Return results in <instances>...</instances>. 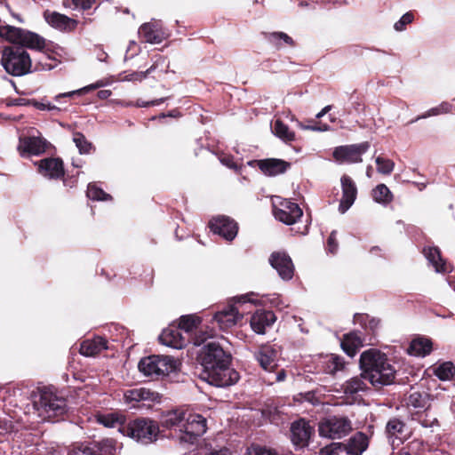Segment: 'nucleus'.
<instances>
[{
	"label": "nucleus",
	"instance_id": "1",
	"mask_svg": "<svg viewBox=\"0 0 455 455\" xmlns=\"http://www.w3.org/2000/svg\"><path fill=\"white\" fill-rule=\"evenodd\" d=\"M359 363L362 372L346 381L343 386L345 394L353 395L366 391L367 382L376 388L394 382L396 371L385 353L368 349L361 354Z\"/></svg>",
	"mask_w": 455,
	"mask_h": 455
},
{
	"label": "nucleus",
	"instance_id": "2",
	"mask_svg": "<svg viewBox=\"0 0 455 455\" xmlns=\"http://www.w3.org/2000/svg\"><path fill=\"white\" fill-rule=\"evenodd\" d=\"M197 361L202 367L200 379L212 386L226 387L239 379V373L230 367L231 355L214 341L208 342L200 349Z\"/></svg>",
	"mask_w": 455,
	"mask_h": 455
},
{
	"label": "nucleus",
	"instance_id": "3",
	"mask_svg": "<svg viewBox=\"0 0 455 455\" xmlns=\"http://www.w3.org/2000/svg\"><path fill=\"white\" fill-rule=\"evenodd\" d=\"M33 407L42 420H53L68 411L67 400L52 387H44L33 395Z\"/></svg>",
	"mask_w": 455,
	"mask_h": 455
},
{
	"label": "nucleus",
	"instance_id": "4",
	"mask_svg": "<svg viewBox=\"0 0 455 455\" xmlns=\"http://www.w3.org/2000/svg\"><path fill=\"white\" fill-rule=\"evenodd\" d=\"M1 64L8 74L20 76L30 72L31 59L22 46L9 45L2 51Z\"/></svg>",
	"mask_w": 455,
	"mask_h": 455
},
{
	"label": "nucleus",
	"instance_id": "5",
	"mask_svg": "<svg viewBox=\"0 0 455 455\" xmlns=\"http://www.w3.org/2000/svg\"><path fill=\"white\" fill-rule=\"evenodd\" d=\"M122 434L128 436L139 443L149 444L156 441L159 434L157 422L147 419L140 418L130 420L122 428Z\"/></svg>",
	"mask_w": 455,
	"mask_h": 455
},
{
	"label": "nucleus",
	"instance_id": "6",
	"mask_svg": "<svg viewBox=\"0 0 455 455\" xmlns=\"http://www.w3.org/2000/svg\"><path fill=\"white\" fill-rule=\"evenodd\" d=\"M179 363L170 355H149L142 358L139 363V370L145 376L159 379L174 372Z\"/></svg>",
	"mask_w": 455,
	"mask_h": 455
},
{
	"label": "nucleus",
	"instance_id": "7",
	"mask_svg": "<svg viewBox=\"0 0 455 455\" xmlns=\"http://www.w3.org/2000/svg\"><path fill=\"white\" fill-rule=\"evenodd\" d=\"M369 440L365 434L362 432L356 433L353 435L347 443H331L329 445L323 447L320 455H362L363 452L368 448Z\"/></svg>",
	"mask_w": 455,
	"mask_h": 455
},
{
	"label": "nucleus",
	"instance_id": "8",
	"mask_svg": "<svg viewBox=\"0 0 455 455\" xmlns=\"http://www.w3.org/2000/svg\"><path fill=\"white\" fill-rule=\"evenodd\" d=\"M207 430V420L200 414L186 416L181 431L178 436L180 443L193 444Z\"/></svg>",
	"mask_w": 455,
	"mask_h": 455
},
{
	"label": "nucleus",
	"instance_id": "9",
	"mask_svg": "<svg viewBox=\"0 0 455 455\" xmlns=\"http://www.w3.org/2000/svg\"><path fill=\"white\" fill-rule=\"evenodd\" d=\"M352 429L351 421L346 417L330 416L323 419L318 427L319 434L330 439H340Z\"/></svg>",
	"mask_w": 455,
	"mask_h": 455
},
{
	"label": "nucleus",
	"instance_id": "10",
	"mask_svg": "<svg viewBox=\"0 0 455 455\" xmlns=\"http://www.w3.org/2000/svg\"><path fill=\"white\" fill-rule=\"evenodd\" d=\"M370 147L369 141L339 146L333 149L332 157L335 162L340 164H359L363 162V155L369 150Z\"/></svg>",
	"mask_w": 455,
	"mask_h": 455
},
{
	"label": "nucleus",
	"instance_id": "11",
	"mask_svg": "<svg viewBox=\"0 0 455 455\" xmlns=\"http://www.w3.org/2000/svg\"><path fill=\"white\" fill-rule=\"evenodd\" d=\"M116 451L115 440L107 438L100 442L74 446L67 455H116Z\"/></svg>",
	"mask_w": 455,
	"mask_h": 455
},
{
	"label": "nucleus",
	"instance_id": "12",
	"mask_svg": "<svg viewBox=\"0 0 455 455\" xmlns=\"http://www.w3.org/2000/svg\"><path fill=\"white\" fill-rule=\"evenodd\" d=\"M280 347L275 344H264L255 350L253 355L259 366L266 371H275L278 366Z\"/></svg>",
	"mask_w": 455,
	"mask_h": 455
},
{
	"label": "nucleus",
	"instance_id": "13",
	"mask_svg": "<svg viewBox=\"0 0 455 455\" xmlns=\"http://www.w3.org/2000/svg\"><path fill=\"white\" fill-rule=\"evenodd\" d=\"M273 214L280 222L285 225L296 223L302 216V209L292 201H278L273 204Z\"/></svg>",
	"mask_w": 455,
	"mask_h": 455
},
{
	"label": "nucleus",
	"instance_id": "14",
	"mask_svg": "<svg viewBox=\"0 0 455 455\" xmlns=\"http://www.w3.org/2000/svg\"><path fill=\"white\" fill-rule=\"evenodd\" d=\"M124 400L131 407H149L152 403L159 402L160 395L157 392H154L146 387L132 388L124 391Z\"/></svg>",
	"mask_w": 455,
	"mask_h": 455
},
{
	"label": "nucleus",
	"instance_id": "15",
	"mask_svg": "<svg viewBox=\"0 0 455 455\" xmlns=\"http://www.w3.org/2000/svg\"><path fill=\"white\" fill-rule=\"evenodd\" d=\"M211 230L227 241H232L237 235V223L227 216H217L209 222Z\"/></svg>",
	"mask_w": 455,
	"mask_h": 455
},
{
	"label": "nucleus",
	"instance_id": "16",
	"mask_svg": "<svg viewBox=\"0 0 455 455\" xmlns=\"http://www.w3.org/2000/svg\"><path fill=\"white\" fill-rule=\"evenodd\" d=\"M386 435L393 448L399 446L410 435L406 424L399 418H391L386 425Z\"/></svg>",
	"mask_w": 455,
	"mask_h": 455
},
{
	"label": "nucleus",
	"instance_id": "17",
	"mask_svg": "<svg viewBox=\"0 0 455 455\" xmlns=\"http://www.w3.org/2000/svg\"><path fill=\"white\" fill-rule=\"evenodd\" d=\"M36 164L37 172L50 180H60L65 175L64 163L60 157H46Z\"/></svg>",
	"mask_w": 455,
	"mask_h": 455
},
{
	"label": "nucleus",
	"instance_id": "18",
	"mask_svg": "<svg viewBox=\"0 0 455 455\" xmlns=\"http://www.w3.org/2000/svg\"><path fill=\"white\" fill-rule=\"evenodd\" d=\"M269 263L279 276L285 281L291 280L294 274V266L291 257L281 251H275L269 257Z\"/></svg>",
	"mask_w": 455,
	"mask_h": 455
},
{
	"label": "nucleus",
	"instance_id": "19",
	"mask_svg": "<svg viewBox=\"0 0 455 455\" xmlns=\"http://www.w3.org/2000/svg\"><path fill=\"white\" fill-rule=\"evenodd\" d=\"M44 18L51 27L62 32H72L78 25V20L58 12L46 10L44 12Z\"/></svg>",
	"mask_w": 455,
	"mask_h": 455
},
{
	"label": "nucleus",
	"instance_id": "20",
	"mask_svg": "<svg viewBox=\"0 0 455 455\" xmlns=\"http://www.w3.org/2000/svg\"><path fill=\"white\" fill-rule=\"evenodd\" d=\"M313 428L308 422L300 419L291 424V438L292 443L298 448H304L308 445Z\"/></svg>",
	"mask_w": 455,
	"mask_h": 455
},
{
	"label": "nucleus",
	"instance_id": "21",
	"mask_svg": "<svg viewBox=\"0 0 455 455\" xmlns=\"http://www.w3.org/2000/svg\"><path fill=\"white\" fill-rule=\"evenodd\" d=\"M242 317L243 315L239 313V309L234 305H228L214 315V320L222 330L233 327Z\"/></svg>",
	"mask_w": 455,
	"mask_h": 455
},
{
	"label": "nucleus",
	"instance_id": "22",
	"mask_svg": "<svg viewBox=\"0 0 455 455\" xmlns=\"http://www.w3.org/2000/svg\"><path fill=\"white\" fill-rule=\"evenodd\" d=\"M275 320L276 317L272 311L258 310L251 315L250 324L257 334H265L266 330L270 328Z\"/></svg>",
	"mask_w": 455,
	"mask_h": 455
},
{
	"label": "nucleus",
	"instance_id": "23",
	"mask_svg": "<svg viewBox=\"0 0 455 455\" xmlns=\"http://www.w3.org/2000/svg\"><path fill=\"white\" fill-rule=\"evenodd\" d=\"M159 340L163 345L176 349H181L187 344V339L182 336L179 326L164 329L159 336Z\"/></svg>",
	"mask_w": 455,
	"mask_h": 455
},
{
	"label": "nucleus",
	"instance_id": "24",
	"mask_svg": "<svg viewBox=\"0 0 455 455\" xmlns=\"http://www.w3.org/2000/svg\"><path fill=\"white\" fill-rule=\"evenodd\" d=\"M290 163L278 158L259 160V170L266 176H276L284 173L290 168Z\"/></svg>",
	"mask_w": 455,
	"mask_h": 455
},
{
	"label": "nucleus",
	"instance_id": "25",
	"mask_svg": "<svg viewBox=\"0 0 455 455\" xmlns=\"http://www.w3.org/2000/svg\"><path fill=\"white\" fill-rule=\"evenodd\" d=\"M363 339L361 337V332L351 331L344 334L341 340V348L350 357H353L356 351L363 346Z\"/></svg>",
	"mask_w": 455,
	"mask_h": 455
},
{
	"label": "nucleus",
	"instance_id": "26",
	"mask_svg": "<svg viewBox=\"0 0 455 455\" xmlns=\"http://www.w3.org/2000/svg\"><path fill=\"white\" fill-rule=\"evenodd\" d=\"M106 349H108L107 340L102 337H95L84 340L80 345L79 352L84 356H95Z\"/></svg>",
	"mask_w": 455,
	"mask_h": 455
},
{
	"label": "nucleus",
	"instance_id": "27",
	"mask_svg": "<svg viewBox=\"0 0 455 455\" xmlns=\"http://www.w3.org/2000/svg\"><path fill=\"white\" fill-rule=\"evenodd\" d=\"M433 349L432 340L425 337H418L411 340L407 352L410 355L425 357L428 355Z\"/></svg>",
	"mask_w": 455,
	"mask_h": 455
},
{
	"label": "nucleus",
	"instance_id": "28",
	"mask_svg": "<svg viewBox=\"0 0 455 455\" xmlns=\"http://www.w3.org/2000/svg\"><path fill=\"white\" fill-rule=\"evenodd\" d=\"M186 419V413L180 410L170 411L163 416L162 425L166 428H173L180 433Z\"/></svg>",
	"mask_w": 455,
	"mask_h": 455
},
{
	"label": "nucleus",
	"instance_id": "29",
	"mask_svg": "<svg viewBox=\"0 0 455 455\" xmlns=\"http://www.w3.org/2000/svg\"><path fill=\"white\" fill-rule=\"evenodd\" d=\"M97 421L107 427H117L122 433V428L126 425L125 417L118 412H108L97 415Z\"/></svg>",
	"mask_w": 455,
	"mask_h": 455
},
{
	"label": "nucleus",
	"instance_id": "30",
	"mask_svg": "<svg viewBox=\"0 0 455 455\" xmlns=\"http://www.w3.org/2000/svg\"><path fill=\"white\" fill-rule=\"evenodd\" d=\"M24 152L31 155H40L45 151L46 140L39 137H26L20 140Z\"/></svg>",
	"mask_w": 455,
	"mask_h": 455
},
{
	"label": "nucleus",
	"instance_id": "31",
	"mask_svg": "<svg viewBox=\"0 0 455 455\" xmlns=\"http://www.w3.org/2000/svg\"><path fill=\"white\" fill-rule=\"evenodd\" d=\"M24 29L10 25H0V36L12 44V45H20L25 35Z\"/></svg>",
	"mask_w": 455,
	"mask_h": 455
},
{
	"label": "nucleus",
	"instance_id": "32",
	"mask_svg": "<svg viewBox=\"0 0 455 455\" xmlns=\"http://www.w3.org/2000/svg\"><path fill=\"white\" fill-rule=\"evenodd\" d=\"M140 36L147 43L158 44L163 40L161 32L152 23H144L139 28Z\"/></svg>",
	"mask_w": 455,
	"mask_h": 455
},
{
	"label": "nucleus",
	"instance_id": "33",
	"mask_svg": "<svg viewBox=\"0 0 455 455\" xmlns=\"http://www.w3.org/2000/svg\"><path fill=\"white\" fill-rule=\"evenodd\" d=\"M20 46L43 51L45 47V39L34 32L26 30Z\"/></svg>",
	"mask_w": 455,
	"mask_h": 455
},
{
	"label": "nucleus",
	"instance_id": "34",
	"mask_svg": "<svg viewBox=\"0 0 455 455\" xmlns=\"http://www.w3.org/2000/svg\"><path fill=\"white\" fill-rule=\"evenodd\" d=\"M340 184L342 189L341 199H356L357 186L350 176L343 174L340 178Z\"/></svg>",
	"mask_w": 455,
	"mask_h": 455
},
{
	"label": "nucleus",
	"instance_id": "35",
	"mask_svg": "<svg viewBox=\"0 0 455 455\" xmlns=\"http://www.w3.org/2000/svg\"><path fill=\"white\" fill-rule=\"evenodd\" d=\"M423 253L427 259L435 267L436 272H445L444 264L437 247H425Z\"/></svg>",
	"mask_w": 455,
	"mask_h": 455
},
{
	"label": "nucleus",
	"instance_id": "36",
	"mask_svg": "<svg viewBox=\"0 0 455 455\" xmlns=\"http://www.w3.org/2000/svg\"><path fill=\"white\" fill-rule=\"evenodd\" d=\"M274 134L284 142L295 140V132L291 131L289 126L280 119L275 121Z\"/></svg>",
	"mask_w": 455,
	"mask_h": 455
},
{
	"label": "nucleus",
	"instance_id": "37",
	"mask_svg": "<svg viewBox=\"0 0 455 455\" xmlns=\"http://www.w3.org/2000/svg\"><path fill=\"white\" fill-rule=\"evenodd\" d=\"M428 395L425 392L413 391L407 398V405L415 409H427Z\"/></svg>",
	"mask_w": 455,
	"mask_h": 455
},
{
	"label": "nucleus",
	"instance_id": "38",
	"mask_svg": "<svg viewBox=\"0 0 455 455\" xmlns=\"http://www.w3.org/2000/svg\"><path fill=\"white\" fill-rule=\"evenodd\" d=\"M265 36L271 44H274L277 47L282 46L280 41H283L285 45L290 47H294L296 45L294 40L284 32L265 33Z\"/></svg>",
	"mask_w": 455,
	"mask_h": 455
},
{
	"label": "nucleus",
	"instance_id": "39",
	"mask_svg": "<svg viewBox=\"0 0 455 455\" xmlns=\"http://www.w3.org/2000/svg\"><path fill=\"white\" fill-rule=\"evenodd\" d=\"M324 371L328 374L334 375L338 371L343 370L344 361L341 357L331 355L324 362Z\"/></svg>",
	"mask_w": 455,
	"mask_h": 455
},
{
	"label": "nucleus",
	"instance_id": "40",
	"mask_svg": "<svg viewBox=\"0 0 455 455\" xmlns=\"http://www.w3.org/2000/svg\"><path fill=\"white\" fill-rule=\"evenodd\" d=\"M412 420H417L423 427H438V420L435 417H432L429 414L428 408L425 409L424 413L417 412L412 415Z\"/></svg>",
	"mask_w": 455,
	"mask_h": 455
},
{
	"label": "nucleus",
	"instance_id": "41",
	"mask_svg": "<svg viewBox=\"0 0 455 455\" xmlns=\"http://www.w3.org/2000/svg\"><path fill=\"white\" fill-rule=\"evenodd\" d=\"M201 323L199 317L195 315H182L180 318L179 327L181 331H184L186 333H189L197 328L198 324Z\"/></svg>",
	"mask_w": 455,
	"mask_h": 455
},
{
	"label": "nucleus",
	"instance_id": "42",
	"mask_svg": "<svg viewBox=\"0 0 455 455\" xmlns=\"http://www.w3.org/2000/svg\"><path fill=\"white\" fill-rule=\"evenodd\" d=\"M377 172L383 175H390L395 168V162L379 155L375 158Z\"/></svg>",
	"mask_w": 455,
	"mask_h": 455
},
{
	"label": "nucleus",
	"instance_id": "43",
	"mask_svg": "<svg viewBox=\"0 0 455 455\" xmlns=\"http://www.w3.org/2000/svg\"><path fill=\"white\" fill-rule=\"evenodd\" d=\"M455 366L451 362H445L440 364L435 370V376L441 380H447L453 377Z\"/></svg>",
	"mask_w": 455,
	"mask_h": 455
},
{
	"label": "nucleus",
	"instance_id": "44",
	"mask_svg": "<svg viewBox=\"0 0 455 455\" xmlns=\"http://www.w3.org/2000/svg\"><path fill=\"white\" fill-rule=\"evenodd\" d=\"M73 141L81 154H88L92 149V144L82 132H75L73 133Z\"/></svg>",
	"mask_w": 455,
	"mask_h": 455
},
{
	"label": "nucleus",
	"instance_id": "45",
	"mask_svg": "<svg viewBox=\"0 0 455 455\" xmlns=\"http://www.w3.org/2000/svg\"><path fill=\"white\" fill-rule=\"evenodd\" d=\"M354 320L355 323H360L363 325L365 329H370L371 331H375L379 328L380 321L377 318H370L368 315L363 314H355L354 315Z\"/></svg>",
	"mask_w": 455,
	"mask_h": 455
},
{
	"label": "nucleus",
	"instance_id": "46",
	"mask_svg": "<svg viewBox=\"0 0 455 455\" xmlns=\"http://www.w3.org/2000/svg\"><path fill=\"white\" fill-rule=\"evenodd\" d=\"M156 68V65L153 64L149 67L146 71H132L130 73L124 72V80L129 82H141L145 78L148 77L155 69Z\"/></svg>",
	"mask_w": 455,
	"mask_h": 455
},
{
	"label": "nucleus",
	"instance_id": "47",
	"mask_svg": "<svg viewBox=\"0 0 455 455\" xmlns=\"http://www.w3.org/2000/svg\"><path fill=\"white\" fill-rule=\"evenodd\" d=\"M86 196L88 199H113L102 188L95 183H90L87 188Z\"/></svg>",
	"mask_w": 455,
	"mask_h": 455
},
{
	"label": "nucleus",
	"instance_id": "48",
	"mask_svg": "<svg viewBox=\"0 0 455 455\" xmlns=\"http://www.w3.org/2000/svg\"><path fill=\"white\" fill-rule=\"evenodd\" d=\"M372 199H392L393 195L385 184H379L371 191Z\"/></svg>",
	"mask_w": 455,
	"mask_h": 455
},
{
	"label": "nucleus",
	"instance_id": "49",
	"mask_svg": "<svg viewBox=\"0 0 455 455\" xmlns=\"http://www.w3.org/2000/svg\"><path fill=\"white\" fill-rule=\"evenodd\" d=\"M100 86H101L100 84H91V85L85 86V87H84L82 89H79V90H76V91H72V92H64V93H60V94L55 96V100H60V99H61V98H71V97H73L76 94L81 95L83 93H85V92H91L92 90H95V89L99 88Z\"/></svg>",
	"mask_w": 455,
	"mask_h": 455
},
{
	"label": "nucleus",
	"instance_id": "50",
	"mask_svg": "<svg viewBox=\"0 0 455 455\" xmlns=\"http://www.w3.org/2000/svg\"><path fill=\"white\" fill-rule=\"evenodd\" d=\"M414 20V12L410 11L404 13L401 19L395 23L394 28L396 31H403L406 29L407 25Z\"/></svg>",
	"mask_w": 455,
	"mask_h": 455
},
{
	"label": "nucleus",
	"instance_id": "51",
	"mask_svg": "<svg viewBox=\"0 0 455 455\" xmlns=\"http://www.w3.org/2000/svg\"><path fill=\"white\" fill-rule=\"evenodd\" d=\"M220 160L228 168L234 170L236 173H241L243 165L236 164L232 155H224Z\"/></svg>",
	"mask_w": 455,
	"mask_h": 455
},
{
	"label": "nucleus",
	"instance_id": "52",
	"mask_svg": "<svg viewBox=\"0 0 455 455\" xmlns=\"http://www.w3.org/2000/svg\"><path fill=\"white\" fill-rule=\"evenodd\" d=\"M59 63H60V61L55 57H52L50 55H47L45 61L40 60L36 64V69H37V70H39V69H41V70H52L55 67H57V65Z\"/></svg>",
	"mask_w": 455,
	"mask_h": 455
},
{
	"label": "nucleus",
	"instance_id": "53",
	"mask_svg": "<svg viewBox=\"0 0 455 455\" xmlns=\"http://www.w3.org/2000/svg\"><path fill=\"white\" fill-rule=\"evenodd\" d=\"M336 235H337V231L333 230V231H331V233L330 234V236L327 239L326 250L328 252H330L331 254H335L339 249V244L337 242Z\"/></svg>",
	"mask_w": 455,
	"mask_h": 455
},
{
	"label": "nucleus",
	"instance_id": "54",
	"mask_svg": "<svg viewBox=\"0 0 455 455\" xmlns=\"http://www.w3.org/2000/svg\"><path fill=\"white\" fill-rule=\"evenodd\" d=\"M298 396H299V398H297V400L307 401L314 405L320 403V401L316 397V394L315 391H307L305 393H299V394H298Z\"/></svg>",
	"mask_w": 455,
	"mask_h": 455
},
{
	"label": "nucleus",
	"instance_id": "55",
	"mask_svg": "<svg viewBox=\"0 0 455 455\" xmlns=\"http://www.w3.org/2000/svg\"><path fill=\"white\" fill-rule=\"evenodd\" d=\"M351 105L354 111L360 113L364 109V102L358 95L352 94L350 96Z\"/></svg>",
	"mask_w": 455,
	"mask_h": 455
},
{
	"label": "nucleus",
	"instance_id": "56",
	"mask_svg": "<svg viewBox=\"0 0 455 455\" xmlns=\"http://www.w3.org/2000/svg\"><path fill=\"white\" fill-rule=\"evenodd\" d=\"M95 2L96 0H72L76 7H79L84 11L91 9Z\"/></svg>",
	"mask_w": 455,
	"mask_h": 455
},
{
	"label": "nucleus",
	"instance_id": "57",
	"mask_svg": "<svg viewBox=\"0 0 455 455\" xmlns=\"http://www.w3.org/2000/svg\"><path fill=\"white\" fill-rule=\"evenodd\" d=\"M168 99H169V97H164V98L154 100H151V101H140V100H138L137 107L147 108V107H151V106H158V105L164 103Z\"/></svg>",
	"mask_w": 455,
	"mask_h": 455
},
{
	"label": "nucleus",
	"instance_id": "58",
	"mask_svg": "<svg viewBox=\"0 0 455 455\" xmlns=\"http://www.w3.org/2000/svg\"><path fill=\"white\" fill-rule=\"evenodd\" d=\"M303 128L316 132H326L330 130V126L327 124L303 126Z\"/></svg>",
	"mask_w": 455,
	"mask_h": 455
},
{
	"label": "nucleus",
	"instance_id": "59",
	"mask_svg": "<svg viewBox=\"0 0 455 455\" xmlns=\"http://www.w3.org/2000/svg\"><path fill=\"white\" fill-rule=\"evenodd\" d=\"M355 201H340L339 205V212L344 214L353 204Z\"/></svg>",
	"mask_w": 455,
	"mask_h": 455
},
{
	"label": "nucleus",
	"instance_id": "60",
	"mask_svg": "<svg viewBox=\"0 0 455 455\" xmlns=\"http://www.w3.org/2000/svg\"><path fill=\"white\" fill-rule=\"evenodd\" d=\"M439 114V110L438 108H432L431 110H429L427 113L422 115V116H419L418 117H416L414 120H411L410 123H413V122H416L421 118H427L430 116H435V115H438Z\"/></svg>",
	"mask_w": 455,
	"mask_h": 455
},
{
	"label": "nucleus",
	"instance_id": "61",
	"mask_svg": "<svg viewBox=\"0 0 455 455\" xmlns=\"http://www.w3.org/2000/svg\"><path fill=\"white\" fill-rule=\"evenodd\" d=\"M28 105H32L34 108L39 110H46V104L39 102L36 100H30L28 101Z\"/></svg>",
	"mask_w": 455,
	"mask_h": 455
},
{
	"label": "nucleus",
	"instance_id": "62",
	"mask_svg": "<svg viewBox=\"0 0 455 455\" xmlns=\"http://www.w3.org/2000/svg\"><path fill=\"white\" fill-rule=\"evenodd\" d=\"M211 455H231L229 449L222 448L218 451H212Z\"/></svg>",
	"mask_w": 455,
	"mask_h": 455
},
{
	"label": "nucleus",
	"instance_id": "63",
	"mask_svg": "<svg viewBox=\"0 0 455 455\" xmlns=\"http://www.w3.org/2000/svg\"><path fill=\"white\" fill-rule=\"evenodd\" d=\"M111 93L110 90H100L98 92V97L100 100H106L111 95Z\"/></svg>",
	"mask_w": 455,
	"mask_h": 455
},
{
	"label": "nucleus",
	"instance_id": "64",
	"mask_svg": "<svg viewBox=\"0 0 455 455\" xmlns=\"http://www.w3.org/2000/svg\"><path fill=\"white\" fill-rule=\"evenodd\" d=\"M286 378V372L283 369L280 370L279 371L276 372V375H275V381L277 382H281L283 380H284Z\"/></svg>",
	"mask_w": 455,
	"mask_h": 455
}]
</instances>
